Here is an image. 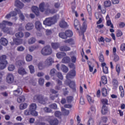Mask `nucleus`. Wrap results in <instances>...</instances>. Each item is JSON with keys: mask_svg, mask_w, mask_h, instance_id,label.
Instances as JSON below:
<instances>
[{"mask_svg": "<svg viewBox=\"0 0 125 125\" xmlns=\"http://www.w3.org/2000/svg\"><path fill=\"white\" fill-rule=\"evenodd\" d=\"M4 26H12V22L3 21L2 23H0V29H1L4 33L11 35V29L7 27H4Z\"/></svg>", "mask_w": 125, "mask_h": 125, "instance_id": "obj_1", "label": "nucleus"}, {"mask_svg": "<svg viewBox=\"0 0 125 125\" xmlns=\"http://www.w3.org/2000/svg\"><path fill=\"white\" fill-rule=\"evenodd\" d=\"M58 18H59V15L55 16L53 18H47L43 21V23L46 26H51V25H53L54 24H55V23H56V22L57 21V19H58Z\"/></svg>", "mask_w": 125, "mask_h": 125, "instance_id": "obj_2", "label": "nucleus"}, {"mask_svg": "<svg viewBox=\"0 0 125 125\" xmlns=\"http://www.w3.org/2000/svg\"><path fill=\"white\" fill-rule=\"evenodd\" d=\"M6 82L7 83L11 84L14 83L15 84H18L19 83V80H14V75L12 73H8L6 75Z\"/></svg>", "mask_w": 125, "mask_h": 125, "instance_id": "obj_3", "label": "nucleus"}, {"mask_svg": "<svg viewBox=\"0 0 125 125\" xmlns=\"http://www.w3.org/2000/svg\"><path fill=\"white\" fill-rule=\"evenodd\" d=\"M41 53L45 56L50 55L52 53V49H51L50 46H46L42 49Z\"/></svg>", "mask_w": 125, "mask_h": 125, "instance_id": "obj_4", "label": "nucleus"}, {"mask_svg": "<svg viewBox=\"0 0 125 125\" xmlns=\"http://www.w3.org/2000/svg\"><path fill=\"white\" fill-rule=\"evenodd\" d=\"M46 120L50 125H58L59 121L53 116H47Z\"/></svg>", "mask_w": 125, "mask_h": 125, "instance_id": "obj_5", "label": "nucleus"}, {"mask_svg": "<svg viewBox=\"0 0 125 125\" xmlns=\"http://www.w3.org/2000/svg\"><path fill=\"white\" fill-rule=\"evenodd\" d=\"M39 9H40V11H41V12H45L46 14H49V13L53 14L56 12V11H53L52 10H50V9H49L45 10V9H44V3H42L40 4Z\"/></svg>", "mask_w": 125, "mask_h": 125, "instance_id": "obj_6", "label": "nucleus"}, {"mask_svg": "<svg viewBox=\"0 0 125 125\" xmlns=\"http://www.w3.org/2000/svg\"><path fill=\"white\" fill-rule=\"evenodd\" d=\"M36 109H37V104H32L30 106L29 109L31 111V115L35 117L38 116V112L36 111Z\"/></svg>", "mask_w": 125, "mask_h": 125, "instance_id": "obj_7", "label": "nucleus"}, {"mask_svg": "<svg viewBox=\"0 0 125 125\" xmlns=\"http://www.w3.org/2000/svg\"><path fill=\"white\" fill-rule=\"evenodd\" d=\"M34 99L35 101H39V103H41V104H45V103H46L45 100H44L42 96L41 95L35 96L34 97Z\"/></svg>", "mask_w": 125, "mask_h": 125, "instance_id": "obj_8", "label": "nucleus"}, {"mask_svg": "<svg viewBox=\"0 0 125 125\" xmlns=\"http://www.w3.org/2000/svg\"><path fill=\"white\" fill-rule=\"evenodd\" d=\"M56 68L58 71H60V70H62L63 73H67L68 71H69V69L65 65L62 64L61 66H60V64H58L56 65Z\"/></svg>", "mask_w": 125, "mask_h": 125, "instance_id": "obj_9", "label": "nucleus"}, {"mask_svg": "<svg viewBox=\"0 0 125 125\" xmlns=\"http://www.w3.org/2000/svg\"><path fill=\"white\" fill-rule=\"evenodd\" d=\"M45 66H51L54 63V60L51 57L48 58L44 62Z\"/></svg>", "mask_w": 125, "mask_h": 125, "instance_id": "obj_10", "label": "nucleus"}, {"mask_svg": "<svg viewBox=\"0 0 125 125\" xmlns=\"http://www.w3.org/2000/svg\"><path fill=\"white\" fill-rule=\"evenodd\" d=\"M82 21H83V25L82 27H81L80 28L81 31L82 32V34H83V32L85 31V30H86V28H87V25L86 24L87 21L85 19H84V18H83L82 19Z\"/></svg>", "mask_w": 125, "mask_h": 125, "instance_id": "obj_11", "label": "nucleus"}, {"mask_svg": "<svg viewBox=\"0 0 125 125\" xmlns=\"http://www.w3.org/2000/svg\"><path fill=\"white\" fill-rule=\"evenodd\" d=\"M106 25L108 26V27H110L112 29H114V25H113V23H112V21H111V20L110 19V17H109V15H107L106 17Z\"/></svg>", "mask_w": 125, "mask_h": 125, "instance_id": "obj_12", "label": "nucleus"}, {"mask_svg": "<svg viewBox=\"0 0 125 125\" xmlns=\"http://www.w3.org/2000/svg\"><path fill=\"white\" fill-rule=\"evenodd\" d=\"M76 76V71L73 69V70L70 71L66 75V79H72L73 77Z\"/></svg>", "mask_w": 125, "mask_h": 125, "instance_id": "obj_13", "label": "nucleus"}, {"mask_svg": "<svg viewBox=\"0 0 125 125\" xmlns=\"http://www.w3.org/2000/svg\"><path fill=\"white\" fill-rule=\"evenodd\" d=\"M101 65L103 68V72L104 74H108V73H109V71L108 69V67H107V65H106V63L102 62L101 63Z\"/></svg>", "mask_w": 125, "mask_h": 125, "instance_id": "obj_14", "label": "nucleus"}, {"mask_svg": "<svg viewBox=\"0 0 125 125\" xmlns=\"http://www.w3.org/2000/svg\"><path fill=\"white\" fill-rule=\"evenodd\" d=\"M31 10L37 15V16L40 15V11H39V8L37 6H33L31 8Z\"/></svg>", "mask_w": 125, "mask_h": 125, "instance_id": "obj_15", "label": "nucleus"}, {"mask_svg": "<svg viewBox=\"0 0 125 125\" xmlns=\"http://www.w3.org/2000/svg\"><path fill=\"white\" fill-rule=\"evenodd\" d=\"M7 64L8 62L7 61L0 62V70H3L6 68V66H7Z\"/></svg>", "mask_w": 125, "mask_h": 125, "instance_id": "obj_16", "label": "nucleus"}, {"mask_svg": "<svg viewBox=\"0 0 125 125\" xmlns=\"http://www.w3.org/2000/svg\"><path fill=\"white\" fill-rule=\"evenodd\" d=\"M102 114L103 115H106L109 112V110H108V107L106 105H104L102 108Z\"/></svg>", "mask_w": 125, "mask_h": 125, "instance_id": "obj_17", "label": "nucleus"}, {"mask_svg": "<svg viewBox=\"0 0 125 125\" xmlns=\"http://www.w3.org/2000/svg\"><path fill=\"white\" fill-rule=\"evenodd\" d=\"M0 43L2 45L6 46V45H7L8 43V41L6 39L4 38H2L0 39Z\"/></svg>", "mask_w": 125, "mask_h": 125, "instance_id": "obj_18", "label": "nucleus"}, {"mask_svg": "<svg viewBox=\"0 0 125 125\" xmlns=\"http://www.w3.org/2000/svg\"><path fill=\"white\" fill-rule=\"evenodd\" d=\"M110 90H111L110 88H107V89L105 88H103L102 89V93L103 96H107V95H108V91H110Z\"/></svg>", "mask_w": 125, "mask_h": 125, "instance_id": "obj_19", "label": "nucleus"}, {"mask_svg": "<svg viewBox=\"0 0 125 125\" xmlns=\"http://www.w3.org/2000/svg\"><path fill=\"white\" fill-rule=\"evenodd\" d=\"M25 27L27 31H30L34 29V24L32 23H28L25 25Z\"/></svg>", "mask_w": 125, "mask_h": 125, "instance_id": "obj_20", "label": "nucleus"}, {"mask_svg": "<svg viewBox=\"0 0 125 125\" xmlns=\"http://www.w3.org/2000/svg\"><path fill=\"white\" fill-rule=\"evenodd\" d=\"M22 90L21 88L20 87H19L17 90H16L13 91V93L16 96H18V95L22 93Z\"/></svg>", "mask_w": 125, "mask_h": 125, "instance_id": "obj_21", "label": "nucleus"}, {"mask_svg": "<svg viewBox=\"0 0 125 125\" xmlns=\"http://www.w3.org/2000/svg\"><path fill=\"white\" fill-rule=\"evenodd\" d=\"M15 11H16V12L19 14V17L21 20V21H24V20H25V17H24L23 14L21 12V11H20V10L15 9Z\"/></svg>", "mask_w": 125, "mask_h": 125, "instance_id": "obj_22", "label": "nucleus"}, {"mask_svg": "<svg viewBox=\"0 0 125 125\" xmlns=\"http://www.w3.org/2000/svg\"><path fill=\"white\" fill-rule=\"evenodd\" d=\"M15 5L19 8H22L23 6H24V4H23V3H22L19 0H17L15 1Z\"/></svg>", "mask_w": 125, "mask_h": 125, "instance_id": "obj_23", "label": "nucleus"}, {"mask_svg": "<svg viewBox=\"0 0 125 125\" xmlns=\"http://www.w3.org/2000/svg\"><path fill=\"white\" fill-rule=\"evenodd\" d=\"M74 25L75 29H76L77 31H79V28H80V22H79V21L78 20L75 19L74 20Z\"/></svg>", "mask_w": 125, "mask_h": 125, "instance_id": "obj_24", "label": "nucleus"}, {"mask_svg": "<svg viewBox=\"0 0 125 125\" xmlns=\"http://www.w3.org/2000/svg\"><path fill=\"white\" fill-rule=\"evenodd\" d=\"M86 98L89 104H93V103H94V99L92 98L89 95H86Z\"/></svg>", "mask_w": 125, "mask_h": 125, "instance_id": "obj_25", "label": "nucleus"}, {"mask_svg": "<svg viewBox=\"0 0 125 125\" xmlns=\"http://www.w3.org/2000/svg\"><path fill=\"white\" fill-rule=\"evenodd\" d=\"M16 15H17V13L16 12L13 11L7 15L5 17L7 18V19H9L10 17L16 16Z\"/></svg>", "mask_w": 125, "mask_h": 125, "instance_id": "obj_26", "label": "nucleus"}, {"mask_svg": "<svg viewBox=\"0 0 125 125\" xmlns=\"http://www.w3.org/2000/svg\"><path fill=\"white\" fill-rule=\"evenodd\" d=\"M60 49L61 51H69V50H71V48L67 46H61Z\"/></svg>", "mask_w": 125, "mask_h": 125, "instance_id": "obj_27", "label": "nucleus"}, {"mask_svg": "<svg viewBox=\"0 0 125 125\" xmlns=\"http://www.w3.org/2000/svg\"><path fill=\"white\" fill-rule=\"evenodd\" d=\"M62 87V82L60 80H58V84L56 86L55 88L57 90H61Z\"/></svg>", "mask_w": 125, "mask_h": 125, "instance_id": "obj_28", "label": "nucleus"}, {"mask_svg": "<svg viewBox=\"0 0 125 125\" xmlns=\"http://www.w3.org/2000/svg\"><path fill=\"white\" fill-rule=\"evenodd\" d=\"M104 4L105 7H110L112 5V3L110 0H107L104 1Z\"/></svg>", "mask_w": 125, "mask_h": 125, "instance_id": "obj_29", "label": "nucleus"}, {"mask_svg": "<svg viewBox=\"0 0 125 125\" xmlns=\"http://www.w3.org/2000/svg\"><path fill=\"white\" fill-rule=\"evenodd\" d=\"M65 33L66 36V38H71V37H73V32H72V31L70 30H66Z\"/></svg>", "mask_w": 125, "mask_h": 125, "instance_id": "obj_30", "label": "nucleus"}, {"mask_svg": "<svg viewBox=\"0 0 125 125\" xmlns=\"http://www.w3.org/2000/svg\"><path fill=\"white\" fill-rule=\"evenodd\" d=\"M64 56H66V53L64 52H59L57 54V57L59 59L62 58Z\"/></svg>", "mask_w": 125, "mask_h": 125, "instance_id": "obj_31", "label": "nucleus"}, {"mask_svg": "<svg viewBox=\"0 0 125 125\" xmlns=\"http://www.w3.org/2000/svg\"><path fill=\"white\" fill-rule=\"evenodd\" d=\"M45 64H44V62H40L39 63L38 67L39 69V70H42V69H44L45 67Z\"/></svg>", "mask_w": 125, "mask_h": 125, "instance_id": "obj_32", "label": "nucleus"}, {"mask_svg": "<svg viewBox=\"0 0 125 125\" xmlns=\"http://www.w3.org/2000/svg\"><path fill=\"white\" fill-rule=\"evenodd\" d=\"M18 73L19 74H20V75H21L22 76H23V75H26V74H27V72L25 70V69L22 68H20L18 70Z\"/></svg>", "mask_w": 125, "mask_h": 125, "instance_id": "obj_33", "label": "nucleus"}, {"mask_svg": "<svg viewBox=\"0 0 125 125\" xmlns=\"http://www.w3.org/2000/svg\"><path fill=\"white\" fill-rule=\"evenodd\" d=\"M70 57H65L62 59V63H69V62H70Z\"/></svg>", "mask_w": 125, "mask_h": 125, "instance_id": "obj_34", "label": "nucleus"}, {"mask_svg": "<svg viewBox=\"0 0 125 125\" xmlns=\"http://www.w3.org/2000/svg\"><path fill=\"white\" fill-rule=\"evenodd\" d=\"M60 26L61 28H65L67 26V22H66L65 21H61L60 23Z\"/></svg>", "mask_w": 125, "mask_h": 125, "instance_id": "obj_35", "label": "nucleus"}, {"mask_svg": "<svg viewBox=\"0 0 125 125\" xmlns=\"http://www.w3.org/2000/svg\"><path fill=\"white\" fill-rule=\"evenodd\" d=\"M13 41L17 45H19V44H21V43H22V42H23V40L22 39H13Z\"/></svg>", "mask_w": 125, "mask_h": 125, "instance_id": "obj_36", "label": "nucleus"}, {"mask_svg": "<svg viewBox=\"0 0 125 125\" xmlns=\"http://www.w3.org/2000/svg\"><path fill=\"white\" fill-rule=\"evenodd\" d=\"M51 46L54 49H57L60 46V44L59 43H52Z\"/></svg>", "mask_w": 125, "mask_h": 125, "instance_id": "obj_37", "label": "nucleus"}, {"mask_svg": "<svg viewBox=\"0 0 125 125\" xmlns=\"http://www.w3.org/2000/svg\"><path fill=\"white\" fill-rule=\"evenodd\" d=\"M28 107V104L26 103L21 104L20 105V110H24L26 109Z\"/></svg>", "mask_w": 125, "mask_h": 125, "instance_id": "obj_38", "label": "nucleus"}, {"mask_svg": "<svg viewBox=\"0 0 125 125\" xmlns=\"http://www.w3.org/2000/svg\"><path fill=\"white\" fill-rule=\"evenodd\" d=\"M35 27L37 30H40L42 28V23L40 21L35 22Z\"/></svg>", "mask_w": 125, "mask_h": 125, "instance_id": "obj_39", "label": "nucleus"}, {"mask_svg": "<svg viewBox=\"0 0 125 125\" xmlns=\"http://www.w3.org/2000/svg\"><path fill=\"white\" fill-rule=\"evenodd\" d=\"M62 111L64 116H68L70 114V111L68 110L65 109V108L62 107Z\"/></svg>", "mask_w": 125, "mask_h": 125, "instance_id": "obj_40", "label": "nucleus"}, {"mask_svg": "<svg viewBox=\"0 0 125 125\" xmlns=\"http://www.w3.org/2000/svg\"><path fill=\"white\" fill-rule=\"evenodd\" d=\"M15 70V66L13 64H10L8 66V70L9 72H12L13 71H14Z\"/></svg>", "mask_w": 125, "mask_h": 125, "instance_id": "obj_41", "label": "nucleus"}, {"mask_svg": "<svg viewBox=\"0 0 125 125\" xmlns=\"http://www.w3.org/2000/svg\"><path fill=\"white\" fill-rule=\"evenodd\" d=\"M25 59L27 62H31L33 60V56L30 54H28L26 55Z\"/></svg>", "mask_w": 125, "mask_h": 125, "instance_id": "obj_42", "label": "nucleus"}, {"mask_svg": "<svg viewBox=\"0 0 125 125\" xmlns=\"http://www.w3.org/2000/svg\"><path fill=\"white\" fill-rule=\"evenodd\" d=\"M56 69L54 68L51 69L50 71V76L51 77H55V76L56 75Z\"/></svg>", "mask_w": 125, "mask_h": 125, "instance_id": "obj_43", "label": "nucleus"}, {"mask_svg": "<svg viewBox=\"0 0 125 125\" xmlns=\"http://www.w3.org/2000/svg\"><path fill=\"white\" fill-rule=\"evenodd\" d=\"M16 37L18 39L23 38V37H24V34L22 32H18L16 34Z\"/></svg>", "mask_w": 125, "mask_h": 125, "instance_id": "obj_44", "label": "nucleus"}, {"mask_svg": "<svg viewBox=\"0 0 125 125\" xmlns=\"http://www.w3.org/2000/svg\"><path fill=\"white\" fill-rule=\"evenodd\" d=\"M101 82L104 84H106L107 83V77L105 76H102Z\"/></svg>", "mask_w": 125, "mask_h": 125, "instance_id": "obj_45", "label": "nucleus"}, {"mask_svg": "<svg viewBox=\"0 0 125 125\" xmlns=\"http://www.w3.org/2000/svg\"><path fill=\"white\" fill-rule=\"evenodd\" d=\"M59 36L60 38H61V39H62L63 40H66V39H67L66 33L61 32L59 33Z\"/></svg>", "mask_w": 125, "mask_h": 125, "instance_id": "obj_46", "label": "nucleus"}, {"mask_svg": "<svg viewBox=\"0 0 125 125\" xmlns=\"http://www.w3.org/2000/svg\"><path fill=\"white\" fill-rule=\"evenodd\" d=\"M87 125H94V120L92 118H90L87 121Z\"/></svg>", "mask_w": 125, "mask_h": 125, "instance_id": "obj_47", "label": "nucleus"}, {"mask_svg": "<svg viewBox=\"0 0 125 125\" xmlns=\"http://www.w3.org/2000/svg\"><path fill=\"white\" fill-rule=\"evenodd\" d=\"M28 68L31 74H34V73H35V67H34L33 65L28 66Z\"/></svg>", "mask_w": 125, "mask_h": 125, "instance_id": "obj_48", "label": "nucleus"}, {"mask_svg": "<svg viewBox=\"0 0 125 125\" xmlns=\"http://www.w3.org/2000/svg\"><path fill=\"white\" fill-rule=\"evenodd\" d=\"M17 101L19 103H21V102H24L25 101V97L23 96L20 97L17 99Z\"/></svg>", "mask_w": 125, "mask_h": 125, "instance_id": "obj_49", "label": "nucleus"}, {"mask_svg": "<svg viewBox=\"0 0 125 125\" xmlns=\"http://www.w3.org/2000/svg\"><path fill=\"white\" fill-rule=\"evenodd\" d=\"M96 112V109L95 108V107L94 106H91V112L90 111H89L88 112V115H90V114H94Z\"/></svg>", "mask_w": 125, "mask_h": 125, "instance_id": "obj_50", "label": "nucleus"}, {"mask_svg": "<svg viewBox=\"0 0 125 125\" xmlns=\"http://www.w3.org/2000/svg\"><path fill=\"white\" fill-rule=\"evenodd\" d=\"M36 42V39L35 38H30L28 41L29 44H33Z\"/></svg>", "mask_w": 125, "mask_h": 125, "instance_id": "obj_51", "label": "nucleus"}, {"mask_svg": "<svg viewBox=\"0 0 125 125\" xmlns=\"http://www.w3.org/2000/svg\"><path fill=\"white\" fill-rule=\"evenodd\" d=\"M64 42L66 43H69V44H75V42L73 41L72 39H68L64 41Z\"/></svg>", "mask_w": 125, "mask_h": 125, "instance_id": "obj_52", "label": "nucleus"}, {"mask_svg": "<svg viewBox=\"0 0 125 125\" xmlns=\"http://www.w3.org/2000/svg\"><path fill=\"white\" fill-rule=\"evenodd\" d=\"M24 115H25V116H29L30 115H32V111H31V110H30V109L29 110L27 109L24 111Z\"/></svg>", "mask_w": 125, "mask_h": 125, "instance_id": "obj_53", "label": "nucleus"}, {"mask_svg": "<svg viewBox=\"0 0 125 125\" xmlns=\"http://www.w3.org/2000/svg\"><path fill=\"white\" fill-rule=\"evenodd\" d=\"M0 62H4V61H6V56L5 55H2L0 57Z\"/></svg>", "mask_w": 125, "mask_h": 125, "instance_id": "obj_54", "label": "nucleus"}, {"mask_svg": "<svg viewBox=\"0 0 125 125\" xmlns=\"http://www.w3.org/2000/svg\"><path fill=\"white\" fill-rule=\"evenodd\" d=\"M69 85L70 88H72L73 89H75V82H70V83H69Z\"/></svg>", "mask_w": 125, "mask_h": 125, "instance_id": "obj_55", "label": "nucleus"}, {"mask_svg": "<svg viewBox=\"0 0 125 125\" xmlns=\"http://www.w3.org/2000/svg\"><path fill=\"white\" fill-rule=\"evenodd\" d=\"M23 64H25L24 61H19L16 62V65H19V66H21V65H23Z\"/></svg>", "mask_w": 125, "mask_h": 125, "instance_id": "obj_56", "label": "nucleus"}, {"mask_svg": "<svg viewBox=\"0 0 125 125\" xmlns=\"http://www.w3.org/2000/svg\"><path fill=\"white\" fill-rule=\"evenodd\" d=\"M71 61L73 63H76V62L77 61V57L75 56H73L71 57Z\"/></svg>", "mask_w": 125, "mask_h": 125, "instance_id": "obj_57", "label": "nucleus"}, {"mask_svg": "<svg viewBox=\"0 0 125 125\" xmlns=\"http://www.w3.org/2000/svg\"><path fill=\"white\" fill-rule=\"evenodd\" d=\"M99 60L100 62H104V56L102 53L100 54Z\"/></svg>", "mask_w": 125, "mask_h": 125, "instance_id": "obj_58", "label": "nucleus"}, {"mask_svg": "<svg viewBox=\"0 0 125 125\" xmlns=\"http://www.w3.org/2000/svg\"><path fill=\"white\" fill-rule=\"evenodd\" d=\"M120 50L123 52L125 51V43H123L121 45Z\"/></svg>", "mask_w": 125, "mask_h": 125, "instance_id": "obj_59", "label": "nucleus"}, {"mask_svg": "<svg viewBox=\"0 0 125 125\" xmlns=\"http://www.w3.org/2000/svg\"><path fill=\"white\" fill-rule=\"evenodd\" d=\"M52 34V31L51 29H46V35L47 36H50Z\"/></svg>", "mask_w": 125, "mask_h": 125, "instance_id": "obj_60", "label": "nucleus"}, {"mask_svg": "<svg viewBox=\"0 0 125 125\" xmlns=\"http://www.w3.org/2000/svg\"><path fill=\"white\" fill-rule=\"evenodd\" d=\"M39 83L40 85H42L44 83V80L42 78H40L39 80Z\"/></svg>", "mask_w": 125, "mask_h": 125, "instance_id": "obj_61", "label": "nucleus"}, {"mask_svg": "<svg viewBox=\"0 0 125 125\" xmlns=\"http://www.w3.org/2000/svg\"><path fill=\"white\" fill-rule=\"evenodd\" d=\"M116 36L117 37H122V36H123V32H122V31L118 30L117 32Z\"/></svg>", "mask_w": 125, "mask_h": 125, "instance_id": "obj_62", "label": "nucleus"}, {"mask_svg": "<svg viewBox=\"0 0 125 125\" xmlns=\"http://www.w3.org/2000/svg\"><path fill=\"white\" fill-rule=\"evenodd\" d=\"M73 98L72 96L68 97L66 98V100L68 103H70V102H72L73 101Z\"/></svg>", "mask_w": 125, "mask_h": 125, "instance_id": "obj_63", "label": "nucleus"}, {"mask_svg": "<svg viewBox=\"0 0 125 125\" xmlns=\"http://www.w3.org/2000/svg\"><path fill=\"white\" fill-rule=\"evenodd\" d=\"M101 102L103 103V104H108V100L106 99H103L101 100Z\"/></svg>", "mask_w": 125, "mask_h": 125, "instance_id": "obj_64", "label": "nucleus"}]
</instances>
